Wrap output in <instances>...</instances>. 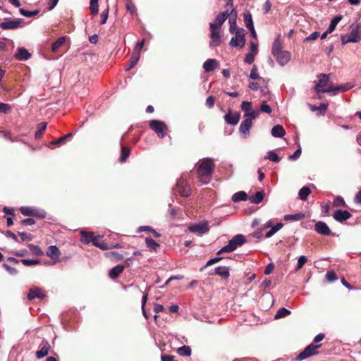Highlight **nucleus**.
I'll return each instance as SVG.
<instances>
[{
    "mask_svg": "<svg viewBox=\"0 0 361 361\" xmlns=\"http://www.w3.org/2000/svg\"><path fill=\"white\" fill-rule=\"evenodd\" d=\"M214 169V164L210 159H204L197 167V176L200 181L207 183V182L203 181V178H209L212 176Z\"/></svg>",
    "mask_w": 361,
    "mask_h": 361,
    "instance_id": "f257e3e1",
    "label": "nucleus"
},
{
    "mask_svg": "<svg viewBox=\"0 0 361 361\" xmlns=\"http://www.w3.org/2000/svg\"><path fill=\"white\" fill-rule=\"evenodd\" d=\"M246 242V238L242 234L235 235L231 240H229L228 244L224 246L221 250L217 252V255H221L224 252H231L234 251L238 246H241Z\"/></svg>",
    "mask_w": 361,
    "mask_h": 361,
    "instance_id": "f03ea898",
    "label": "nucleus"
},
{
    "mask_svg": "<svg viewBox=\"0 0 361 361\" xmlns=\"http://www.w3.org/2000/svg\"><path fill=\"white\" fill-rule=\"evenodd\" d=\"M322 346V344L311 343L308 345L299 355L297 356L298 360H303L311 356L317 355L319 353L318 349Z\"/></svg>",
    "mask_w": 361,
    "mask_h": 361,
    "instance_id": "7ed1b4c3",
    "label": "nucleus"
},
{
    "mask_svg": "<svg viewBox=\"0 0 361 361\" xmlns=\"http://www.w3.org/2000/svg\"><path fill=\"white\" fill-rule=\"evenodd\" d=\"M149 127L161 138H163L168 131V128L166 125L163 121L159 120L151 121L149 122Z\"/></svg>",
    "mask_w": 361,
    "mask_h": 361,
    "instance_id": "20e7f679",
    "label": "nucleus"
},
{
    "mask_svg": "<svg viewBox=\"0 0 361 361\" xmlns=\"http://www.w3.org/2000/svg\"><path fill=\"white\" fill-rule=\"evenodd\" d=\"M235 37H232L230 41V45L233 47L243 48L245 44V30L243 28L238 29L235 31Z\"/></svg>",
    "mask_w": 361,
    "mask_h": 361,
    "instance_id": "39448f33",
    "label": "nucleus"
},
{
    "mask_svg": "<svg viewBox=\"0 0 361 361\" xmlns=\"http://www.w3.org/2000/svg\"><path fill=\"white\" fill-rule=\"evenodd\" d=\"M176 190L182 197H188L191 194L190 187L186 180L182 178L178 180Z\"/></svg>",
    "mask_w": 361,
    "mask_h": 361,
    "instance_id": "423d86ee",
    "label": "nucleus"
},
{
    "mask_svg": "<svg viewBox=\"0 0 361 361\" xmlns=\"http://www.w3.org/2000/svg\"><path fill=\"white\" fill-rule=\"evenodd\" d=\"M209 28L211 30L210 37L212 41L210 42V46L218 47L221 43V36L219 33V29L216 27V24L209 23Z\"/></svg>",
    "mask_w": 361,
    "mask_h": 361,
    "instance_id": "0eeeda50",
    "label": "nucleus"
},
{
    "mask_svg": "<svg viewBox=\"0 0 361 361\" xmlns=\"http://www.w3.org/2000/svg\"><path fill=\"white\" fill-rule=\"evenodd\" d=\"M209 228L207 221H203L189 226L188 230L195 233L204 234L208 232Z\"/></svg>",
    "mask_w": 361,
    "mask_h": 361,
    "instance_id": "6e6552de",
    "label": "nucleus"
},
{
    "mask_svg": "<svg viewBox=\"0 0 361 361\" xmlns=\"http://www.w3.org/2000/svg\"><path fill=\"white\" fill-rule=\"evenodd\" d=\"M22 19L6 20L0 23L2 30H15L22 26Z\"/></svg>",
    "mask_w": 361,
    "mask_h": 361,
    "instance_id": "1a4fd4ad",
    "label": "nucleus"
},
{
    "mask_svg": "<svg viewBox=\"0 0 361 361\" xmlns=\"http://www.w3.org/2000/svg\"><path fill=\"white\" fill-rule=\"evenodd\" d=\"M240 118V114L239 112L233 113L231 109H228V113L224 116L225 121L230 125L235 126L236 125Z\"/></svg>",
    "mask_w": 361,
    "mask_h": 361,
    "instance_id": "9d476101",
    "label": "nucleus"
},
{
    "mask_svg": "<svg viewBox=\"0 0 361 361\" xmlns=\"http://www.w3.org/2000/svg\"><path fill=\"white\" fill-rule=\"evenodd\" d=\"M317 77L319 78V81L316 83L314 90L317 93H324L322 91L323 89L320 88L324 87L328 85L329 77L328 75L324 73L319 74V75H317Z\"/></svg>",
    "mask_w": 361,
    "mask_h": 361,
    "instance_id": "9b49d317",
    "label": "nucleus"
},
{
    "mask_svg": "<svg viewBox=\"0 0 361 361\" xmlns=\"http://www.w3.org/2000/svg\"><path fill=\"white\" fill-rule=\"evenodd\" d=\"M252 126L251 118H246L243 120L240 126L239 130L243 135L244 138H247L250 135V130Z\"/></svg>",
    "mask_w": 361,
    "mask_h": 361,
    "instance_id": "f8f14e48",
    "label": "nucleus"
},
{
    "mask_svg": "<svg viewBox=\"0 0 361 361\" xmlns=\"http://www.w3.org/2000/svg\"><path fill=\"white\" fill-rule=\"evenodd\" d=\"M314 231L323 235H330L331 234V229L328 225L324 221H318L314 225Z\"/></svg>",
    "mask_w": 361,
    "mask_h": 361,
    "instance_id": "ddd939ff",
    "label": "nucleus"
},
{
    "mask_svg": "<svg viewBox=\"0 0 361 361\" xmlns=\"http://www.w3.org/2000/svg\"><path fill=\"white\" fill-rule=\"evenodd\" d=\"M273 55L281 66L286 65L290 59V54L287 51H281Z\"/></svg>",
    "mask_w": 361,
    "mask_h": 361,
    "instance_id": "4468645a",
    "label": "nucleus"
},
{
    "mask_svg": "<svg viewBox=\"0 0 361 361\" xmlns=\"http://www.w3.org/2000/svg\"><path fill=\"white\" fill-rule=\"evenodd\" d=\"M351 216L352 215L349 212H348L347 210L341 209L336 210L333 214L334 219L338 222H343L344 221H346L349 219Z\"/></svg>",
    "mask_w": 361,
    "mask_h": 361,
    "instance_id": "2eb2a0df",
    "label": "nucleus"
},
{
    "mask_svg": "<svg viewBox=\"0 0 361 361\" xmlns=\"http://www.w3.org/2000/svg\"><path fill=\"white\" fill-rule=\"evenodd\" d=\"M353 85H350V83H346L345 85H341L338 86H330L326 89L322 90V91L323 92L329 93L334 91H338V92H345L347 90H350Z\"/></svg>",
    "mask_w": 361,
    "mask_h": 361,
    "instance_id": "dca6fc26",
    "label": "nucleus"
},
{
    "mask_svg": "<svg viewBox=\"0 0 361 361\" xmlns=\"http://www.w3.org/2000/svg\"><path fill=\"white\" fill-rule=\"evenodd\" d=\"M45 297V294L40 288H31L27 294V299L30 300H34L35 298L42 299Z\"/></svg>",
    "mask_w": 361,
    "mask_h": 361,
    "instance_id": "f3484780",
    "label": "nucleus"
},
{
    "mask_svg": "<svg viewBox=\"0 0 361 361\" xmlns=\"http://www.w3.org/2000/svg\"><path fill=\"white\" fill-rule=\"evenodd\" d=\"M51 345L47 341H43L41 343V349L35 353L38 359L42 358L48 355Z\"/></svg>",
    "mask_w": 361,
    "mask_h": 361,
    "instance_id": "a211bd4d",
    "label": "nucleus"
},
{
    "mask_svg": "<svg viewBox=\"0 0 361 361\" xmlns=\"http://www.w3.org/2000/svg\"><path fill=\"white\" fill-rule=\"evenodd\" d=\"M124 269V265L118 264L110 269V271H109V276L111 279H116L120 276V274L123 273Z\"/></svg>",
    "mask_w": 361,
    "mask_h": 361,
    "instance_id": "6ab92c4d",
    "label": "nucleus"
},
{
    "mask_svg": "<svg viewBox=\"0 0 361 361\" xmlns=\"http://www.w3.org/2000/svg\"><path fill=\"white\" fill-rule=\"evenodd\" d=\"M214 274L223 279H228L230 276V269L227 267H218L215 269Z\"/></svg>",
    "mask_w": 361,
    "mask_h": 361,
    "instance_id": "aec40b11",
    "label": "nucleus"
},
{
    "mask_svg": "<svg viewBox=\"0 0 361 361\" xmlns=\"http://www.w3.org/2000/svg\"><path fill=\"white\" fill-rule=\"evenodd\" d=\"M219 65L216 59H207L203 64V68L206 72H211L214 71Z\"/></svg>",
    "mask_w": 361,
    "mask_h": 361,
    "instance_id": "412c9836",
    "label": "nucleus"
},
{
    "mask_svg": "<svg viewBox=\"0 0 361 361\" xmlns=\"http://www.w3.org/2000/svg\"><path fill=\"white\" fill-rule=\"evenodd\" d=\"M102 238L101 235H96L95 238H94L92 244L94 246L99 247L102 250H106L112 247H109L107 245L106 243H105L104 240H102Z\"/></svg>",
    "mask_w": 361,
    "mask_h": 361,
    "instance_id": "4be33fe9",
    "label": "nucleus"
},
{
    "mask_svg": "<svg viewBox=\"0 0 361 361\" xmlns=\"http://www.w3.org/2000/svg\"><path fill=\"white\" fill-rule=\"evenodd\" d=\"M229 16V13L228 11L220 13L217 15L215 19V22L212 23L213 24H216V27L220 28L222 24L225 22L227 18Z\"/></svg>",
    "mask_w": 361,
    "mask_h": 361,
    "instance_id": "5701e85b",
    "label": "nucleus"
},
{
    "mask_svg": "<svg viewBox=\"0 0 361 361\" xmlns=\"http://www.w3.org/2000/svg\"><path fill=\"white\" fill-rule=\"evenodd\" d=\"M140 57V54L137 52H133L128 63L126 66V70L129 71L132 69L137 63Z\"/></svg>",
    "mask_w": 361,
    "mask_h": 361,
    "instance_id": "b1692460",
    "label": "nucleus"
},
{
    "mask_svg": "<svg viewBox=\"0 0 361 361\" xmlns=\"http://www.w3.org/2000/svg\"><path fill=\"white\" fill-rule=\"evenodd\" d=\"M31 54L24 48H20L15 54V58L19 61H25L30 57Z\"/></svg>",
    "mask_w": 361,
    "mask_h": 361,
    "instance_id": "393cba45",
    "label": "nucleus"
},
{
    "mask_svg": "<svg viewBox=\"0 0 361 361\" xmlns=\"http://www.w3.org/2000/svg\"><path fill=\"white\" fill-rule=\"evenodd\" d=\"M47 255L53 259H59L61 252L59 249L55 245L48 247Z\"/></svg>",
    "mask_w": 361,
    "mask_h": 361,
    "instance_id": "a878e982",
    "label": "nucleus"
},
{
    "mask_svg": "<svg viewBox=\"0 0 361 361\" xmlns=\"http://www.w3.org/2000/svg\"><path fill=\"white\" fill-rule=\"evenodd\" d=\"M285 134V130L281 125L274 126L271 129V135L275 137H282Z\"/></svg>",
    "mask_w": 361,
    "mask_h": 361,
    "instance_id": "bb28decb",
    "label": "nucleus"
},
{
    "mask_svg": "<svg viewBox=\"0 0 361 361\" xmlns=\"http://www.w3.org/2000/svg\"><path fill=\"white\" fill-rule=\"evenodd\" d=\"M305 215L304 213L299 212V213H296L294 214L285 215L283 219L285 221H295L302 220V219H305Z\"/></svg>",
    "mask_w": 361,
    "mask_h": 361,
    "instance_id": "cd10ccee",
    "label": "nucleus"
},
{
    "mask_svg": "<svg viewBox=\"0 0 361 361\" xmlns=\"http://www.w3.org/2000/svg\"><path fill=\"white\" fill-rule=\"evenodd\" d=\"M248 198L247 193L244 191H239L234 193L232 196V200L234 202H238L240 201H245Z\"/></svg>",
    "mask_w": 361,
    "mask_h": 361,
    "instance_id": "c85d7f7f",
    "label": "nucleus"
},
{
    "mask_svg": "<svg viewBox=\"0 0 361 361\" xmlns=\"http://www.w3.org/2000/svg\"><path fill=\"white\" fill-rule=\"evenodd\" d=\"M94 238L95 236L94 235V233L92 232H87V231H82L81 232V240L84 242L85 243H90V242H93Z\"/></svg>",
    "mask_w": 361,
    "mask_h": 361,
    "instance_id": "c756f323",
    "label": "nucleus"
},
{
    "mask_svg": "<svg viewBox=\"0 0 361 361\" xmlns=\"http://www.w3.org/2000/svg\"><path fill=\"white\" fill-rule=\"evenodd\" d=\"M243 19L245 25L247 29L254 27L252 14L250 13V11H245L244 12Z\"/></svg>",
    "mask_w": 361,
    "mask_h": 361,
    "instance_id": "7c9ffc66",
    "label": "nucleus"
},
{
    "mask_svg": "<svg viewBox=\"0 0 361 361\" xmlns=\"http://www.w3.org/2000/svg\"><path fill=\"white\" fill-rule=\"evenodd\" d=\"M352 42H358L361 39V32L358 27L353 28L349 33Z\"/></svg>",
    "mask_w": 361,
    "mask_h": 361,
    "instance_id": "2f4dec72",
    "label": "nucleus"
},
{
    "mask_svg": "<svg viewBox=\"0 0 361 361\" xmlns=\"http://www.w3.org/2000/svg\"><path fill=\"white\" fill-rule=\"evenodd\" d=\"M264 199L263 191L257 192L255 195L249 197L250 201L253 204H259Z\"/></svg>",
    "mask_w": 361,
    "mask_h": 361,
    "instance_id": "473e14b6",
    "label": "nucleus"
},
{
    "mask_svg": "<svg viewBox=\"0 0 361 361\" xmlns=\"http://www.w3.org/2000/svg\"><path fill=\"white\" fill-rule=\"evenodd\" d=\"M310 193V188L308 186H304L299 190L298 196L300 200L305 201Z\"/></svg>",
    "mask_w": 361,
    "mask_h": 361,
    "instance_id": "72a5a7b5",
    "label": "nucleus"
},
{
    "mask_svg": "<svg viewBox=\"0 0 361 361\" xmlns=\"http://www.w3.org/2000/svg\"><path fill=\"white\" fill-rule=\"evenodd\" d=\"M177 353L180 356H187L189 357L191 355L192 350L190 346L183 345L182 347L178 348L176 350Z\"/></svg>",
    "mask_w": 361,
    "mask_h": 361,
    "instance_id": "f704fd0d",
    "label": "nucleus"
},
{
    "mask_svg": "<svg viewBox=\"0 0 361 361\" xmlns=\"http://www.w3.org/2000/svg\"><path fill=\"white\" fill-rule=\"evenodd\" d=\"M66 42V37H61L58 38L54 42L52 43L51 45V51L53 52H56L58 49L64 44Z\"/></svg>",
    "mask_w": 361,
    "mask_h": 361,
    "instance_id": "c9c22d12",
    "label": "nucleus"
},
{
    "mask_svg": "<svg viewBox=\"0 0 361 361\" xmlns=\"http://www.w3.org/2000/svg\"><path fill=\"white\" fill-rule=\"evenodd\" d=\"M310 109L312 111H319V114L324 116L328 108V104L322 103L319 106L315 105H310Z\"/></svg>",
    "mask_w": 361,
    "mask_h": 361,
    "instance_id": "e433bc0d",
    "label": "nucleus"
},
{
    "mask_svg": "<svg viewBox=\"0 0 361 361\" xmlns=\"http://www.w3.org/2000/svg\"><path fill=\"white\" fill-rule=\"evenodd\" d=\"M341 19L342 16L341 15L335 16L331 21L329 27L327 29V32H332L336 29L337 24L341 21Z\"/></svg>",
    "mask_w": 361,
    "mask_h": 361,
    "instance_id": "4c0bfd02",
    "label": "nucleus"
},
{
    "mask_svg": "<svg viewBox=\"0 0 361 361\" xmlns=\"http://www.w3.org/2000/svg\"><path fill=\"white\" fill-rule=\"evenodd\" d=\"M47 123L46 122H42L37 125V131L35 134V137L36 139H39L42 137L45 129L47 128Z\"/></svg>",
    "mask_w": 361,
    "mask_h": 361,
    "instance_id": "58836bf2",
    "label": "nucleus"
},
{
    "mask_svg": "<svg viewBox=\"0 0 361 361\" xmlns=\"http://www.w3.org/2000/svg\"><path fill=\"white\" fill-rule=\"evenodd\" d=\"M145 243L147 247L154 251H157V248L159 247V244H158L155 240H154L151 238H146Z\"/></svg>",
    "mask_w": 361,
    "mask_h": 361,
    "instance_id": "ea45409f",
    "label": "nucleus"
},
{
    "mask_svg": "<svg viewBox=\"0 0 361 361\" xmlns=\"http://www.w3.org/2000/svg\"><path fill=\"white\" fill-rule=\"evenodd\" d=\"M283 226V224L281 223V222H279L278 224H276L274 227L271 228V230L269 231L266 234H265V238H269L270 237H271L274 233H276L279 230H280L281 228H282Z\"/></svg>",
    "mask_w": 361,
    "mask_h": 361,
    "instance_id": "a19ab883",
    "label": "nucleus"
},
{
    "mask_svg": "<svg viewBox=\"0 0 361 361\" xmlns=\"http://www.w3.org/2000/svg\"><path fill=\"white\" fill-rule=\"evenodd\" d=\"M72 136H73V133H68L57 140L51 141L50 142V145H59L63 144L66 140L72 137Z\"/></svg>",
    "mask_w": 361,
    "mask_h": 361,
    "instance_id": "79ce46f5",
    "label": "nucleus"
},
{
    "mask_svg": "<svg viewBox=\"0 0 361 361\" xmlns=\"http://www.w3.org/2000/svg\"><path fill=\"white\" fill-rule=\"evenodd\" d=\"M265 159H269L271 161L278 163L281 161V158L279 157L277 154L274 152V151H269L266 156L264 157Z\"/></svg>",
    "mask_w": 361,
    "mask_h": 361,
    "instance_id": "37998d69",
    "label": "nucleus"
},
{
    "mask_svg": "<svg viewBox=\"0 0 361 361\" xmlns=\"http://www.w3.org/2000/svg\"><path fill=\"white\" fill-rule=\"evenodd\" d=\"M290 314V311L285 307L280 308L274 316L276 319H279Z\"/></svg>",
    "mask_w": 361,
    "mask_h": 361,
    "instance_id": "c03bdc74",
    "label": "nucleus"
},
{
    "mask_svg": "<svg viewBox=\"0 0 361 361\" xmlns=\"http://www.w3.org/2000/svg\"><path fill=\"white\" fill-rule=\"evenodd\" d=\"M282 50V44L279 38H276L272 45L271 52L272 54H275L279 51H281Z\"/></svg>",
    "mask_w": 361,
    "mask_h": 361,
    "instance_id": "a18cd8bd",
    "label": "nucleus"
},
{
    "mask_svg": "<svg viewBox=\"0 0 361 361\" xmlns=\"http://www.w3.org/2000/svg\"><path fill=\"white\" fill-rule=\"evenodd\" d=\"M130 153V150L129 147L123 146L121 149V155L120 157V161L124 162L126 161L127 158L129 157Z\"/></svg>",
    "mask_w": 361,
    "mask_h": 361,
    "instance_id": "49530a36",
    "label": "nucleus"
},
{
    "mask_svg": "<svg viewBox=\"0 0 361 361\" xmlns=\"http://www.w3.org/2000/svg\"><path fill=\"white\" fill-rule=\"evenodd\" d=\"M19 12L21 15L27 18H30L37 16L39 13V10L37 9L33 11H29L24 8H20Z\"/></svg>",
    "mask_w": 361,
    "mask_h": 361,
    "instance_id": "de8ad7c7",
    "label": "nucleus"
},
{
    "mask_svg": "<svg viewBox=\"0 0 361 361\" xmlns=\"http://www.w3.org/2000/svg\"><path fill=\"white\" fill-rule=\"evenodd\" d=\"M307 262V258L306 256L305 255H301L298 259V263H297V266L295 267V271H299L300 269H301L302 268V267L304 266V264Z\"/></svg>",
    "mask_w": 361,
    "mask_h": 361,
    "instance_id": "09e8293b",
    "label": "nucleus"
},
{
    "mask_svg": "<svg viewBox=\"0 0 361 361\" xmlns=\"http://www.w3.org/2000/svg\"><path fill=\"white\" fill-rule=\"evenodd\" d=\"M28 247L30 248V251L37 256H42L43 255V252L40 249V247L37 245H35L33 244H29Z\"/></svg>",
    "mask_w": 361,
    "mask_h": 361,
    "instance_id": "8fccbe9b",
    "label": "nucleus"
},
{
    "mask_svg": "<svg viewBox=\"0 0 361 361\" xmlns=\"http://www.w3.org/2000/svg\"><path fill=\"white\" fill-rule=\"evenodd\" d=\"M98 0H90V9L92 15H97L98 13Z\"/></svg>",
    "mask_w": 361,
    "mask_h": 361,
    "instance_id": "3c124183",
    "label": "nucleus"
},
{
    "mask_svg": "<svg viewBox=\"0 0 361 361\" xmlns=\"http://www.w3.org/2000/svg\"><path fill=\"white\" fill-rule=\"evenodd\" d=\"M34 208L29 207H21L20 208V212L22 214L27 216H32L33 215Z\"/></svg>",
    "mask_w": 361,
    "mask_h": 361,
    "instance_id": "603ef678",
    "label": "nucleus"
},
{
    "mask_svg": "<svg viewBox=\"0 0 361 361\" xmlns=\"http://www.w3.org/2000/svg\"><path fill=\"white\" fill-rule=\"evenodd\" d=\"M126 10L132 15L136 13L137 8L135 5L130 1L128 0L126 4Z\"/></svg>",
    "mask_w": 361,
    "mask_h": 361,
    "instance_id": "864d4df0",
    "label": "nucleus"
},
{
    "mask_svg": "<svg viewBox=\"0 0 361 361\" xmlns=\"http://www.w3.org/2000/svg\"><path fill=\"white\" fill-rule=\"evenodd\" d=\"M32 216L43 219L47 216V213L44 210L34 209Z\"/></svg>",
    "mask_w": 361,
    "mask_h": 361,
    "instance_id": "5fc2aeb1",
    "label": "nucleus"
},
{
    "mask_svg": "<svg viewBox=\"0 0 361 361\" xmlns=\"http://www.w3.org/2000/svg\"><path fill=\"white\" fill-rule=\"evenodd\" d=\"M334 207H346L345 202L343 198L341 196L336 197L334 200Z\"/></svg>",
    "mask_w": 361,
    "mask_h": 361,
    "instance_id": "6e6d98bb",
    "label": "nucleus"
},
{
    "mask_svg": "<svg viewBox=\"0 0 361 361\" xmlns=\"http://www.w3.org/2000/svg\"><path fill=\"white\" fill-rule=\"evenodd\" d=\"M260 110L262 112L270 114L272 111V109L269 105L267 104L265 101H263L260 106Z\"/></svg>",
    "mask_w": 361,
    "mask_h": 361,
    "instance_id": "4d7b16f0",
    "label": "nucleus"
},
{
    "mask_svg": "<svg viewBox=\"0 0 361 361\" xmlns=\"http://www.w3.org/2000/svg\"><path fill=\"white\" fill-rule=\"evenodd\" d=\"M320 36V33L319 32H314L311 35H310L308 37L305 38L304 42H309L311 41H314L318 39V37Z\"/></svg>",
    "mask_w": 361,
    "mask_h": 361,
    "instance_id": "13d9d810",
    "label": "nucleus"
},
{
    "mask_svg": "<svg viewBox=\"0 0 361 361\" xmlns=\"http://www.w3.org/2000/svg\"><path fill=\"white\" fill-rule=\"evenodd\" d=\"M109 7H107L100 15V18H101V20H100V23L102 25H104L106 23V20L108 19V16H109Z\"/></svg>",
    "mask_w": 361,
    "mask_h": 361,
    "instance_id": "bf43d9fd",
    "label": "nucleus"
},
{
    "mask_svg": "<svg viewBox=\"0 0 361 361\" xmlns=\"http://www.w3.org/2000/svg\"><path fill=\"white\" fill-rule=\"evenodd\" d=\"M11 106L8 104L0 102V112L4 114H8L11 110Z\"/></svg>",
    "mask_w": 361,
    "mask_h": 361,
    "instance_id": "052dcab7",
    "label": "nucleus"
},
{
    "mask_svg": "<svg viewBox=\"0 0 361 361\" xmlns=\"http://www.w3.org/2000/svg\"><path fill=\"white\" fill-rule=\"evenodd\" d=\"M326 278L329 281L332 282L337 279V276L334 271H328L326 274Z\"/></svg>",
    "mask_w": 361,
    "mask_h": 361,
    "instance_id": "680f3d73",
    "label": "nucleus"
},
{
    "mask_svg": "<svg viewBox=\"0 0 361 361\" xmlns=\"http://www.w3.org/2000/svg\"><path fill=\"white\" fill-rule=\"evenodd\" d=\"M250 78L253 80H256L259 78L256 65L253 66L250 74Z\"/></svg>",
    "mask_w": 361,
    "mask_h": 361,
    "instance_id": "e2e57ef3",
    "label": "nucleus"
},
{
    "mask_svg": "<svg viewBox=\"0 0 361 361\" xmlns=\"http://www.w3.org/2000/svg\"><path fill=\"white\" fill-rule=\"evenodd\" d=\"M21 262L25 266H32L39 263V259H22Z\"/></svg>",
    "mask_w": 361,
    "mask_h": 361,
    "instance_id": "0e129e2a",
    "label": "nucleus"
},
{
    "mask_svg": "<svg viewBox=\"0 0 361 361\" xmlns=\"http://www.w3.org/2000/svg\"><path fill=\"white\" fill-rule=\"evenodd\" d=\"M145 43V39H142L140 42H138L135 47L133 52H137L140 54V51L143 48Z\"/></svg>",
    "mask_w": 361,
    "mask_h": 361,
    "instance_id": "69168bd1",
    "label": "nucleus"
},
{
    "mask_svg": "<svg viewBox=\"0 0 361 361\" xmlns=\"http://www.w3.org/2000/svg\"><path fill=\"white\" fill-rule=\"evenodd\" d=\"M241 109L243 111H250L252 109V103L249 102H243L241 104Z\"/></svg>",
    "mask_w": 361,
    "mask_h": 361,
    "instance_id": "338daca9",
    "label": "nucleus"
},
{
    "mask_svg": "<svg viewBox=\"0 0 361 361\" xmlns=\"http://www.w3.org/2000/svg\"><path fill=\"white\" fill-rule=\"evenodd\" d=\"M254 61H255V56H254L252 53H247L245 55L244 61L246 63L251 64V63H252L254 62Z\"/></svg>",
    "mask_w": 361,
    "mask_h": 361,
    "instance_id": "774afa93",
    "label": "nucleus"
}]
</instances>
